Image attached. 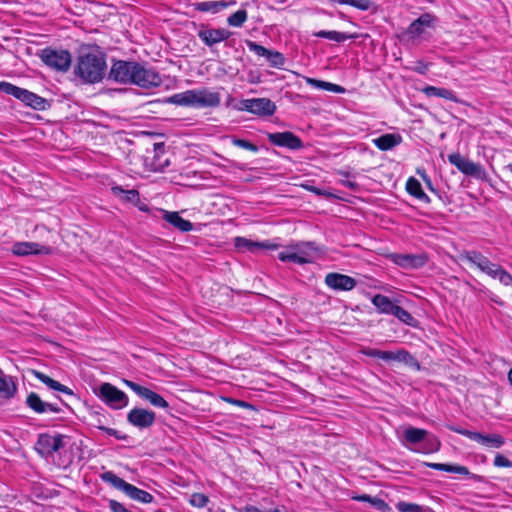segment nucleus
<instances>
[{
	"mask_svg": "<svg viewBox=\"0 0 512 512\" xmlns=\"http://www.w3.org/2000/svg\"><path fill=\"white\" fill-rule=\"evenodd\" d=\"M106 58L100 51H82L75 66L74 73L85 83H97L104 77Z\"/></svg>",
	"mask_w": 512,
	"mask_h": 512,
	"instance_id": "obj_1",
	"label": "nucleus"
},
{
	"mask_svg": "<svg viewBox=\"0 0 512 512\" xmlns=\"http://www.w3.org/2000/svg\"><path fill=\"white\" fill-rule=\"evenodd\" d=\"M101 479L109 483L114 488L124 492L130 499L138 501L140 503L148 504L154 500V497L149 492L139 489L138 487L126 482L122 478L118 477L112 471L104 472L101 475Z\"/></svg>",
	"mask_w": 512,
	"mask_h": 512,
	"instance_id": "obj_2",
	"label": "nucleus"
},
{
	"mask_svg": "<svg viewBox=\"0 0 512 512\" xmlns=\"http://www.w3.org/2000/svg\"><path fill=\"white\" fill-rule=\"evenodd\" d=\"M0 91L7 95L14 96L16 99L35 110L42 111L49 107L47 99L9 82L0 81Z\"/></svg>",
	"mask_w": 512,
	"mask_h": 512,
	"instance_id": "obj_3",
	"label": "nucleus"
},
{
	"mask_svg": "<svg viewBox=\"0 0 512 512\" xmlns=\"http://www.w3.org/2000/svg\"><path fill=\"white\" fill-rule=\"evenodd\" d=\"M96 396L112 409H122L128 405V396L111 383H102L94 390Z\"/></svg>",
	"mask_w": 512,
	"mask_h": 512,
	"instance_id": "obj_4",
	"label": "nucleus"
},
{
	"mask_svg": "<svg viewBox=\"0 0 512 512\" xmlns=\"http://www.w3.org/2000/svg\"><path fill=\"white\" fill-rule=\"evenodd\" d=\"M40 57L47 66L61 72L68 71L72 61L69 51L49 47L41 51Z\"/></svg>",
	"mask_w": 512,
	"mask_h": 512,
	"instance_id": "obj_5",
	"label": "nucleus"
},
{
	"mask_svg": "<svg viewBox=\"0 0 512 512\" xmlns=\"http://www.w3.org/2000/svg\"><path fill=\"white\" fill-rule=\"evenodd\" d=\"M132 84L137 85L144 89H151L161 85L162 78L160 74L152 67L145 63L137 62L136 70L134 71Z\"/></svg>",
	"mask_w": 512,
	"mask_h": 512,
	"instance_id": "obj_6",
	"label": "nucleus"
},
{
	"mask_svg": "<svg viewBox=\"0 0 512 512\" xmlns=\"http://www.w3.org/2000/svg\"><path fill=\"white\" fill-rule=\"evenodd\" d=\"M448 161L464 175L471 176L479 180H484L487 176L485 169L480 164L472 162L460 153H452L448 155Z\"/></svg>",
	"mask_w": 512,
	"mask_h": 512,
	"instance_id": "obj_7",
	"label": "nucleus"
},
{
	"mask_svg": "<svg viewBox=\"0 0 512 512\" xmlns=\"http://www.w3.org/2000/svg\"><path fill=\"white\" fill-rule=\"evenodd\" d=\"M66 439L67 437L62 434H40L35 444V450L42 457H49L65 446Z\"/></svg>",
	"mask_w": 512,
	"mask_h": 512,
	"instance_id": "obj_8",
	"label": "nucleus"
},
{
	"mask_svg": "<svg viewBox=\"0 0 512 512\" xmlns=\"http://www.w3.org/2000/svg\"><path fill=\"white\" fill-rule=\"evenodd\" d=\"M237 109L263 117L273 115L276 105L268 98H251L241 100Z\"/></svg>",
	"mask_w": 512,
	"mask_h": 512,
	"instance_id": "obj_9",
	"label": "nucleus"
},
{
	"mask_svg": "<svg viewBox=\"0 0 512 512\" xmlns=\"http://www.w3.org/2000/svg\"><path fill=\"white\" fill-rule=\"evenodd\" d=\"M137 62L118 60L113 63L108 78L121 84H132Z\"/></svg>",
	"mask_w": 512,
	"mask_h": 512,
	"instance_id": "obj_10",
	"label": "nucleus"
},
{
	"mask_svg": "<svg viewBox=\"0 0 512 512\" xmlns=\"http://www.w3.org/2000/svg\"><path fill=\"white\" fill-rule=\"evenodd\" d=\"M448 428L453 432L461 434V435H463L475 442H478L483 446L489 447V448H500L505 443L504 438L499 434L484 435L479 432L470 431V430H467L464 428L451 426V425L448 426Z\"/></svg>",
	"mask_w": 512,
	"mask_h": 512,
	"instance_id": "obj_11",
	"label": "nucleus"
},
{
	"mask_svg": "<svg viewBox=\"0 0 512 512\" xmlns=\"http://www.w3.org/2000/svg\"><path fill=\"white\" fill-rule=\"evenodd\" d=\"M459 258L461 261L468 262L472 266L477 267L483 273L490 275L497 264L491 262L486 256L477 250L463 251Z\"/></svg>",
	"mask_w": 512,
	"mask_h": 512,
	"instance_id": "obj_12",
	"label": "nucleus"
},
{
	"mask_svg": "<svg viewBox=\"0 0 512 512\" xmlns=\"http://www.w3.org/2000/svg\"><path fill=\"white\" fill-rule=\"evenodd\" d=\"M127 387L133 390L138 396L150 402L151 405L158 408H168V402L158 393L150 390L147 387L141 386L133 381L124 380Z\"/></svg>",
	"mask_w": 512,
	"mask_h": 512,
	"instance_id": "obj_13",
	"label": "nucleus"
},
{
	"mask_svg": "<svg viewBox=\"0 0 512 512\" xmlns=\"http://www.w3.org/2000/svg\"><path fill=\"white\" fill-rule=\"evenodd\" d=\"M247 47L250 51L254 52L258 56L265 57L267 61L270 63V66L275 68H282L285 64V57L282 53L274 50H269L264 46L248 40L246 42Z\"/></svg>",
	"mask_w": 512,
	"mask_h": 512,
	"instance_id": "obj_14",
	"label": "nucleus"
},
{
	"mask_svg": "<svg viewBox=\"0 0 512 512\" xmlns=\"http://www.w3.org/2000/svg\"><path fill=\"white\" fill-rule=\"evenodd\" d=\"M155 420L156 414L143 408H133L127 414V421L139 429L151 427Z\"/></svg>",
	"mask_w": 512,
	"mask_h": 512,
	"instance_id": "obj_15",
	"label": "nucleus"
},
{
	"mask_svg": "<svg viewBox=\"0 0 512 512\" xmlns=\"http://www.w3.org/2000/svg\"><path fill=\"white\" fill-rule=\"evenodd\" d=\"M52 251L50 246L36 242H16L12 246V252L17 256L50 255Z\"/></svg>",
	"mask_w": 512,
	"mask_h": 512,
	"instance_id": "obj_16",
	"label": "nucleus"
},
{
	"mask_svg": "<svg viewBox=\"0 0 512 512\" xmlns=\"http://www.w3.org/2000/svg\"><path fill=\"white\" fill-rule=\"evenodd\" d=\"M325 284L333 290L350 291L355 288L357 282L354 278L336 272L328 273L324 279Z\"/></svg>",
	"mask_w": 512,
	"mask_h": 512,
	"instance_id": "obj_17",
	"label": "nucleus"
},
{
	"mask_svg": "<svg viewBox=\"0 0 512 512\" xmlns=\"http://www.w3.org/2000/svg\"><path fill=\"white\" fill-rule=\"evenodd\" d=\"M268 140L276 146L287 147L292 150L300 149L303 146L301 139L289 131L269 133Z\"/></svg>",
	"mask_w": 512,
	"mask_h": 512,
	"instance_id": "obj_18",
	"label": "nucleus"
},
{
	"mask_svg": "<svg viewBox=\"0 0 512 512\" xmlns=\"http://www.w3.org/2000/svg\"><path fill=\"white\" fill-rule=\"evenodd\" d=\"M26 405L37 414L46 412L60 413L61 408L56 403L45 402L35 392H30L25 401Z\"/></svg>",
	"mask_w": 512,
	"mask_h": 512,
	"instance_id": "obj_19",
	"label": "nucleus"
},
{
	"mask_svg": "<svg viewBox=\"0 0 512 512\" xmlns=\"http://www.w3.org/2000/svg\"><path fill=\"white\" fill-rule=\"evenodd\" d=\"M198 37L208 47H212L224 40H227L232 32L224 28H206L198 31Z\"/></svg>",
	"mask_w": 512,
	"mask_h": 512,
	"instance_id": "obj_20",
	"label": "nucleus"
},
{
	"mask_svg": "<svg viewBox=\"0 0 512 512\" xmlns=\"http://www.w3.org/2000/svg\"><path fill=\"white\" fill-rule=\"evenodd\" d=\"M392 260L398 266L405 269H416L423 267L427 263L425 254H393Z\"/></svg>",
	"mask_w": 512,
	"mask_h": 512,
	"instance_id": "obj_21",
	"label": "nucleus"
},
{
	"mask_svg": "<svg viewBox=\"0 0 512 512\" xmlns=\"http://www.w3.org/2000/svg\"><path fill=\"white\" fill-rule=\"evenodd\" d=\"M435 22V16L430 13H424L409 25L407 34L412 38L418 37L424 33L426 28L432 27Z\"/></svg>",
	"mask_w": 512,
	"mask_h": 512,
	"instance_id": "obj_22",
	"label": "nucleus"
},
{
	"mask_svg": "<svg viewBox=\"0 0 512 512\" xmlns=\"http://www.w3.org/2000/svg\"><path fill=\"white\" fill-rule=\"evenodd\" d=\"M235 247L239 251L257 252L259 250H275L278 246L269 242H256L244 237L235 238Z\"/></svg>",
	"mask_w": 512,
	"mask_h": 512,
	"instance_id": "obj_23",
	"label": "nucleus"
},
{
	"mask_svg": "<svg viewBox=\"0 0 512 512\" xmlns=\"http://www.w3.org/2000/svg\"><path fill=\"white\" fill-rule=\"evenodd\" d=\"M195 107H217L220 105V95L207 90H194Z\"/></svg>",
	"mask_w": 512,
	"mask_h": 512,
	"instance_id": "obj_24",
	"label": "nucleus"
},
{
	"mask_svg": "<svg viewBox=\"0 0 512 512\" xmlns=\"http://www.w3.org/2000/svg\"><path fill=\"white\" fill-rule=\"evenodd\" d=\"M161 212L163 214V219L181 232H189L193 229V224L182 218L178 212L166 210H161Z\"/></svg>",
	"mask_w": 512,
	"mask_h": 512,
	"instance_id": "obj_25",
	"label": "nucleus"
},
{
	"mask_svg": "<svg viewBox=\"0 0 512 512\" xmlns=\"http://www.w3.org/2000/svg\"><path fill=\"white\" fill-rule=\"evenodd\" d=\"M402 142V136L397 133H387L373 139V144L382 151L390 150Z\"/></svg>",
	"mask_w": 512,
	"mask_h": 512,
	"instance_id": "obj_26",
	"label": "nucleus"
},
{
	"mask_svg": "<svg viewBox=\"0 0 512 512\" xmlns=\"http://www.w3.org/2000/svg\"><path fill=\"white\" fill-rule=\"evenodd\" d=\"M32 373H33V375L38 380H40L43 384H45L50 389H52L54 391L62 392V393L67 394V395H73V391L69 387H67V386L61 384L60 382L52 379L51 377H49L48 375L44 374L43 372H40V371H37V370H33Z\"/></svg>",
	"mask_w": 512,
	"mask_h": 512,
	"instance_id": "obj_27",
	"label": "nucleus"
},
{
	"mask_svg": "<svg viewBox=\"0 0 512 512\" xmlns=\"http://www.w3.org/2000/svg\"><path fill=\"white\" fill-rule=\"evenodd\" d=\"M236 1H204V2H198L195 3V9L197 11L201 12H212V13H218L220 10L225 9L231 5H235Z\"/></svg>",
	"mask_w": 512,
	"mask_h": 512,
	"instance_id": "obj_28",
	"label": "nucleus"
},
{
	"mask_svg": "<svg viewBox=\"0 0 512 512\" xmlns=\"http://www.w3.org/2000/svg\"><path fill=\"white\" fill-rule=\"evenodd\" d=\"M421 91L427 97H440L453 102H458V98L456 97L455 93L446 88L425 86Z\"/></svg>",
	"mask_w": 512,
	"mask_h": 512,
	"instance_id": "obj_29",
	"label": "nucleus"
},
{
	"mask_svg": "<svg viewBox=\"0 0 512 512\" xmlns=\"http://www.w3.org/2000/svg\"><path fill=\"white\" fill-rule=\"evenodd\" d=\"M406 190L411 196L415 197L420 201H423L425 203H430L431 201L427 194L423 191L420 182L414 177H410L407 180Z\"/></svg>",
	"mask_w": 512,
	"mask_h": 512,
	"instance_id": "obj_30",
	"label": "nucleus"
},
{
	"mask_svg": "<svg viewBox=\"0 0 512 512\" xmlns=\"http://www.w3.org/2000/svg\"><path fill=\"white\" fill-rule=\"evenodd\" d=\"M195 93L194 90H187L182 93H177L170 96L167 100L168 103L179 106H193L195 107Z\"/></svg>",
	"mask_w": 512,
	"mask_h": 512,
	"instance_id": "obj_31",
	"label": "nucleus"
},
{
	"mask_svg": "<svg viewBox=\"0 0 512 512\" xmlns=\"http://www.w3.org/2000/svg\"><path fill=\"white\" fill-rule=\"evenodd\" d=\"M372 303L378 309V311L383 314L392 315L394 307L396 306V304H394L389 299V297L382 294L374 295L372 298Z\"/></svg>",
	"mask_w": 512,
	"mask_h": 512,
	"instance_id": "obj_32",
	"label": "nucleus"
},
{
	"mask_svg": "<svg viewBox=\"0 0 512 512\" xmlns=\"http://www.w3.org/2000/svg\"><path fill=\"white\" fill-rule=\"evenodd\" d=\"M427 436L428 431L412 426L406 428L403 434L404 440L411 444L422 443Z\"/></svg>",
	"mask_w": 512,
	"mask_h": 512,
	"instance_id": "obj_33",
	"label": "nucleus"
},
{
	"mask_svg": "<svg viewBox=\"0 0 512 512\" xmlns=\"http://www.w3.org/2000/svg\"><path fill=\"white\" fill-rule=\"evenodd\" d=\"M16 392V385L10 377H6L0 369V396L3 398H11Z\"/></svg>",
	"mask_w": 512,
	"mask_h": 512,
	"instance_id": "obj_34",
	"label": "nucleus"
},
{
	"mask_svg": "<svg viewBox=\"0 0 512 512\" xmlns=\"http://www.w3.org/2000/svg\"><path fill=\"white\" fill-rule=\"evenodd\" d=\"M278 258L283 262H293L298 264H305L309 262V259L302 251H282L278 254Z\"/></svg>",
	"mask_w": 512,
	"mask_h": 512,
	"instance_id": "obj_35",
	"label": "nucleus"
},
{
	"mask_svg": "<svg viewBox=\"0 0 512 512\" xmlns=\"http://www.w3.org/2000/svg\"><path fill=\"white\" fill-rule=\"evenodd\" d=\"M306 82L316 88V89H322V90H326V91H330V92H333V93H344L345 92V88L340 86V85H337V84H334V83H330V82H326V81H322V80H317V79H314V78H307L306 79Z\"/></svg>",
	"mask_w": 512,
	"mask_h": 512,
	"instance_id": "obj_36",
	"label": "nucleus"
},
{
	"mask_svg": "<svg viewBox=\"0 0 512 512\" xmlns=\"http://www.w3.org/2000/svg\"><path fill=\"white\" fill-rule=\"evenodd\" d=\"M314 36L319 37V38H326V39H329V40H333V41L338 42V43L344 42V41H346L348 39L355 38L354 35H348V34L343 33V32L325 31V30H320V31L316 32L314 34Z\"/></svg>",
	"mask_w": 512,
	"mask_h": 512,
	"instance_id": "obj_37",
	"label": "nucleus"
},
{
	"mask_svg": "<svg viewBox=\"0 0 512 512\" xmlns=\"http://www.w3.org/2000/svg\"><path fill=\"white\" fill-rule=\"evenodd\" d=\"M389 356L390 357L388 358V361H399L409 365L415 364L417 367H419L417 360L404 349L398 350L396 352L389 351Z\"/></svg>",
	"mask_w": 512,
	"mask_h": 512,
	"instance_id": "obj_38",
	"label": "nucleus"
},
{
	"mask_svg": "<svg viewBox=\"0 0 512 512\" xmlns=\"http://www.w3.org/2000/svg\"><path fill=\"white\" fill-rule=\"evenodd\" d=\"M353 499L361 502H369L372 506H374L377 510L381 512H387L390 510V507L388 504L378 497H372L367 494L359 495L357 497H354Z\"/></svg>",
	"mask_w": 512,
	"mask_h": 512,
	"instance_id": "obj_39",
	"label": "nucleus"
},
{
	"mask_svg": "<svg viewBox=\"0 0 512 512\" xmlns=\"http://www.w3.org/2000/svg\"><path fill=\"white\" fill-rule=\"evenodd\" d=\"M332 4L349 5L362 11L369 10L373 2L371 0H328Z\"/></svg>",
	"mask_w": 512,
	"mask_h": 512,
	"instance_id": "obj_40",
	"label": "nucleus"
},
{
	"mask_svg": "<svg viewBox=\"0 0 512 512\" xmlns=\"http://www.w3.org/2000/svg\"><path fill=\"white\" fill-rule=\"evenodd\" d=\"M392 315L409 326L415 327L417 325V320L407 310L398 305L394 307Z\"/></svg>",
	"mask_w": 512,
	"mask_h": 512,
	"instance_id": "obj_41",
	"label": "nucleus"
},
{
	"mask_svg": "<svg viewBox=\"0 0 512 512\" xmlns=\"http://www.w3.org/2000/svg\"><path fill=\"white\" fill-rule=\"evenodd\" d=\"M440 446L441 443L438 438L428 432V436L422 442V449L420 451L423 453H433L437 452Z\"/></svg>",
	"mask_w": 512,
	"mask_h": 512,
	"instance_id": "obj_42",
	"label": "nucleus"
},
{
	"mask_svg": "<svg viewBox=\"0 0 512 512\" xmlns=\"http://www.w3.org/2000/svg\"><path fill=\"white\" fill-rule=\"evenodd\" d=\"M399 512H434L429 507H423L415 503L400 501L396 504Z\"/></svg>",
	"mask_w": 512,
	"mask_h": 512,
	"instance_id": "obj_43",
	"label": "nucleus"
},
{
	"mask_svg": "<svg viewBox=\"0 0 512 512\" xmlns=\"http://www.w3.org/2000/svg\"><path fill=\"white\" fill-rule=\"evenodd\" d=\"M492 278L498 279L500 283L505 286H509L512 284V276L505 269H503L500 265H496L493 272L489 275Z\"/></svg>",
	"mask_w": 512,
	"mask_h": 512,
	"instance_id": "obj_44",
	"label": "nucleus"
},
{
	"mask_svg": "<svg viewBox=\"0 0 512 512\" xmlns=\"http://www.w3.org/2000/svg\"><path fill=\"white\" fill-rule=\"evenodd\" d=\"M112 191L114 195L121 197L127 202H136L139 200V193L134 189L124 190L121 187H113Z\"/></svg>",
	"mask_w": 512,
	"mask_h": 512,
	"instance_id": "obj_45",
	"label": "nucleus"
},
{
	"mask_svg": "<svg viewBox=\"0 0 512 512\" xmlns=\"http://www.w3.org/2000/svg\"><path fill=\"white\" fill-rule=\"evenodd\" d=\"M247 17V11L240 9L228 17L227 23L232 27H241L247 20Z\"/></svg>",
	"mask_w": 512,
	"mask_h": 512,
	"instance_id": "obj_46",
	"label": "nucleus"
},
{
	"mask_svg": "<svg viewBox=\"0 0 512 512\" xmlns=\"http://www.w3.org/2000/svg\"><path fill=\"white\" fill-rule=\"evenodd\" d=\"M209 502L207 495L203 493H193L190 497L189 503L197 508L205 507Z\"/></svg>",
	"mask_w": 512,
	"mask_h": 512,
	"instance_id": "obj_47",
	"label": "nucleus"
},
{
	"mask_svg": "<svg viewBox=\"0 0 512 512\" xmlns=\"http://www.w3.org/2000/svg\"><path fill=\"white\" fill-rule=\"evenodd\" d=\"M361 353L372 358H380L382 360L388 361L389 351H382L378 349H372V348H363L361 350Z\"/></svg>",
	"mask_w": 512,
	"mask_h": 512,
	"instance_id": "obj_48",
	"label": "nucleus"
},
{
	"mask_svg": "<svg viewBox=\"0 0 512 512\" xmlns=\"http://www.w3.org/2000/svg\"><path fill=\"white\" fill-rule=\"evenodd\" d=\"M232 143H233V145H235L237 147H240V148L252 151V152L258 151V147L255 144L249 142L248 140L239 139V138L234 137L232 139Z\"/></svg>",
	"mask_w": 512,
	"mask_h": 512,
	"instance_id": "obj_49",
	"label": "nucleus"
},
{
	"mask_svg": "<svg viewBox=\"0 0 512 512\" xmlns=\"http://www.w3.org/2000/svg\"><path fill=\"white\" fill-rule=\"evenodd\" d=\"M95 427H97L101 431H104L105 433H107L110 436H114L115 438H117L119 440H126V438H127V435H122L117 430H115L113 428L105 427V426L101 425L100 423L95 425Z\"/></svg>",
	"mask_w": 512,
	"mask_h": 512,
	"instance_id": "obj_50",
	"label": "nucleus"
},
{
	"mask_svg": "<svg viewBox=\"0 0 512 512\" xmlns=\"http://www.w3.org/2000/svg\"><path fill=\"white\" fill-rule=\"evenodd\" d=\"M426 466L440 471H445L449 473H453L454 465L452 464H445V463H425Z\"/></svg>",
	"mask_w": 512,
	"mask_h": 512,
	"instance_id": "obj_51",
	"label": "nucleus"
},
{
	"mask_svg": "<svg viewBox=\"0 0 512 512\" xmlns=\"http://www.w3.org/2000/svg\"><path fill=\"white\" fill-rule=\"evenodd\" d=\"M494 465L496 467H512V461L503 456L502 454H497L494 458Z\"/></svg>",
	"mask_w": 512,
	"mask_h": 512,
	"instance_id": "obj_52",
	"label": "nucleus"
},
{
	"mask_svg": "<svg viewBox=\"0 0 512 512\" xmlns=\"http://www.w3.org/2000/svg\"><path fill=\"white\" fill-rule=\"evenodd\" d=\"M453 473L470 476L472 479L479 480L480 477L475 474H471L467 467L461 465H454Z\"/></svg>",
	"mask_w": 512,
	"mask_h": 512,
	"instance_id": "obj_53",
	"label": "nucleus"
},
{
	"mask_svg": "<svg viewBox=\"0 0 512 512\" xmlns=\"http://www.w3.org/2000/svg\"><path fill=\"white\" fill-rule=\"evenodd\" d=\"M417 174L422 178V180L424 181V183L426 184L427 188L430 191L436 192L435 188L433 187L432 181L430 177L426 174L425 170L418 168Z\"/></svg>",
	"mask_w": 512,
	"mask_h": 512,
	"instance_id": "obj_54",
	"label": "nucleus"
},
{
	"mask_svg": "<svg viewBox=\"0 0 512 512\" xmlns=\"http://www.w3.org/2000/svg\"><path fill=\"white\" fill-rule=\"evenodd\" d=\"M109 508L112 512H132L128 510L122 503L116 500L109 501Z\"/></svg>",
	"mask_w": 512,
	"mask_h": 512,
	"instance_id": "obj_55",
	"label": "nucleus"
},
{
	"mask_svg": "<svg viewBox=\"0 0 512 512\" xmlns=\"http://www.w3.org/2000/svg\"><path fill=\"white\" fill-rule=\"evenodd\" d=\"M229 402L235 404V405H238L240 407H245V408H252V405L245 402V401H242V400H236V399H231L229 398L228 399Z\"/></svg>",
	"mask_w": 512,
	"mask_h": 512,
	"instance_id": "obj_56",
	"label": "nucleus"
},
{
	"mask_svg": "<svg viewBox=\"0 0 512 512\" xmlns=\"http://www.w3.org/2000/svg\"><path fill=\"white\" fill-rule=\"evenodd\" d=\"M342 184L352 190H356L358 188V184L356 182L350 180H342Z\"/></svg>",
	"mask_w": 512,
	"mask_h": 512,
	"instance_id": "obj_57",
	"label": "nucleus"
},
{
	"mask_svg": "<svg viewBox=\"0 0 512 512\" xmlns=\"http://www.w3.org/2000/svg\"><path fill=\"white\" fill-rule=\"evenodd\" d=\"M153 150L156 155H158V153H160V152L162 153L164 151V144L163 143H154Z\"/></svg>",
	"mask_w": 512,
	"mask_h": 512,
	"instance_id": "obj_58",
	"label": "nucleus"
},
{
	"mask_svg": "<svg viewBox=\"0 0 512 512\" xmlns=\"http://www.w3.org/2000/svg\"><path fill=\"white\" fill-rule=\"evenodd\" d=\"M427 70V65L422 63V62H419L418 63V67L415 68V71H417L418 73H421V74H424Z\"/></svg>",
	"mask_w": 512,
	"mask_h": 512,
	"instance_id": "obj_59",
	"label": "nucleus"
},
{
	"mask_svg": "<svg viewBox=\"0 0 512 512\" xmlns=\"http://www.w3.org/2000/svg\"><path fill=\"white\" fill-rule=\"evenodd\" d=\"M309 191L317 194V195H322V192L320 189L314 187V186H311V187H306Z\"/></svg>",
	"mask_w": 512,
	"mask_h": 512,
	"instance_id": "obj_60",
	"label": "nucleus"
},
{
	"mask_svg": "<svg viewBox=\"0 0 512 512\" xmlns=\"http://www.w3.org/2000/svg\"><path fill=\"white\" fill-rule=\"evenodd\" d=\"M245 512H261V511L256 507H248V508H246Z\"/></svg>",
	"mask_w": 512,
	"mask_h": 512,
	"instance_id": "obj_61",
	"label": "nucleus"
},
{
	"mask_svg": "<svg viewBox=\"0 0 512 512\" xmlns=\"http://www.w3.org/2000/svg\"><path fill=\"white\" fill-rule=\"evenodd\" d=\"M508 380H509L510 384L512 385V368L510 369V371L508 373Z\"/></svg>",
	"mask_w": 512,
	"mask_h": 512,
	"instance_id": "obj_62",
	"label": "nucleus"
},
{
	"mask_svg": "<svg viewBox=\"0 0 512 512\" xmlns=\"http://www.w3.org/2000/svg\"><path fill=\"white\" fill-rule=\"evenodd\" d=\"M164 166H165V165H163V164H158V165L155 167V169L163 168Z\"/></svg>",
	"mask_w": 512,
	"mask_h": 512,
	"instance_id": "obj_63",
	"label": "nucleus"
},
{
	"mask_svg": "<svg viewBox=\"0 0 512 512\" xmlns=\"http://www.w3.org/2000/svg\"><path fill=\"white\" fill-rule=\"evenodd\" d=\"M509 169H510V171L512 172V165H509Z\"/></svg>",
	"mask_w": 512,
	"mask_h": 512,
	"instance_id": "obj_64",
	"label": "nucleus"
}]
</instances>
